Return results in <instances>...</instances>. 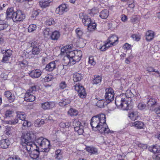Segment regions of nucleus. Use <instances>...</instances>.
<instances>
[{"mask_svg":"<svg viewBox=\"0 0 160 160\" xmlns=\"http://www.w3.org/2000/svg\"><path fill=\"white\" fill-rule=\"evenodd\" d=\"M61 54L65 55L63 60L65 65H74L81 59L82 52L81 51L72 50L71 45H66L61 48Z\"/></svg>","mask_w":160,"mask_h":160,"instance_id":"f257e3e1","label":"nucleus"},{"mask_svg":"<svg viewBox=\"0 0 160 160\" xmlns=\"http://www.w3.org/2000/svg\"><path fill=\"white\" fill-rule=\"evenodd\" d=\"M106 121L105 115L101 114L92 117L91 119L90 124L92 129H97L101 133H111L112 131L110 130Z\"/></svg>","mask_w":160,"mask_h":160,"instance_id":"f03ea898","label":"nucleus"},{"mask_svg":"<svg viewBox=\"0 0 160 160\" xmlns=\"http://www.w3.org/2000/svg\"><path fill=\"white\" fill-rule=\"evenodd\" d=\"M42 44L36 41H34L31 43V47L32 48L31 51L29 52H26L23 54L26 58H33L35 55L39 54L42 51Z\"/></svg>","mask_w":160,"mask_h":160,"instance_id":"7ed1b4c3","label":"nucleus"},{"mask_svg":"<svg viewBox=\"0 0 160 160\" xmlns=\"http://www.w3.org/2000/svg\"><path fill=\"white\" fill-rule=\"evenodd\" d=\"M35 144L37 148H41L42 151L48 152L49 151L50 143L48 139L42 137L38 138L35 140Z\"/></svg>","mask_w":160,"mask_h":160,"instance_id":"20e7f679","label":"nucleus"},{"mask_svg":"<svg viewBox=\"0 0 160 160\" xmlns=\"http://www.w3.org/2000/svg\"><path fill=\"white\" fill-rule=\"evenodd\" d=\"M115 103L118 108H121L123 110H128L132 108V106L129 103V101L121 97L116 98Z\"/></svg>","mask_w":160,"mask_h":160,"instance_id":"39448f33","label":"nucleus"},{"mask_svg":"<svg viewBox=\"0 0 160 160\" xmlns=\"http://www.w3.org/2000/svg\"><path fill=\"white\" fill-rule=\"evenodd\" d=\"M35 138V136L32 132L22 133L20 138V143L22 146H26L27 143L34 140Z\"/></svg>","mask_w":160,"mask_h":160,"instance_id":"423d86ee","label":"nucleus"},{"mask_svg":"<svg viewBox=\"0 0 160 160\" xmlns=\"http://www.w3.org/2000/svg\"><path fill=\"white\" fill-rule=\"evenodd\" d=\"M36 90V86L31 87L24 95V100L27 102H32L34 101L35 99V96L33 95Z\"/></svg>","mask_w":160,"mask_h":160,"instance_id":"0eeeda50","label":"nucleus"},{"mask_svg":"<svg viewBox=\"0 0 160 160\" xmlns=\"http://www.w3.org/2000/svg\"><path fill=\"white\" fill-rule=\"evenodd\" d=\"M74 87L75 90L78 92L79 97L82 98H85L87 94L83 87L78 83L75 85Z\"/></svg>","mask_w":160,"mask_h":160,"instance_id":"6e6552de","label":"nucleus"},{"mask_svg":"<svg viewBox=\"0 0 160 160\" xmlns=\"http://www.w3.org/2000/svg\"><path fill=\"white\" fill-rule=\"evenodd\" d=\"M105 91V99L108 103L114 100V91L111 88H108L106 89Z\"/></svg>","mask_w":160,"mask_h":160,"instance_id":"1a4fd4ad","label":"nucleus"},{"mask_svg":"<svg viewBox=\"0 0 160 160\" xmlns=\"http://www.w3.org/2000/svg\"><path fill=\"white\" fill-rule=\"evenodd\" d=\"M13 20L14 21H21L25 18V15L23 12L18 10L14 14Z\"/></svg>","mask_w":160,"mask_h":160,"instance_id":"9d476101","label":"nucleus"},{"mask_svg":"<svg viewBox=\"0 0 160 160\" xmlns=\"http://www.w3.org/2000/svg\"><path fill=\"white\" fill-rule=\"evenodd\" d=\"M79 17L80 19H82V23L86 26H88L92 21L88 16L84 12H81L79 14Z\"/></svg>","mask_w":160,"mask_h":160,"instance_id":"9b49d317","label":"nucleus"},{"mask_svg":"<svg viewBox=\"0 0 160 160\" xmlns=\"http://www.w3.org/2000/svg\"><path fill=\"white\" fill-rule=\"evenodd\" d=\"M157 100L153 98H150L148 100L147 103V107L148 109L153 111L155 106L157 104Z\"/></svg>","mask_w":160,"mask_h":160,"instance_id":"f8f14e48","label":"nucleus"},{"mask_svg":"<svg viewBox=\"0 0 160 160\" xmlns=\"http://www.w3.org/2000/svg\"><path fill=\"white\" fill-rule=\"evenodd\" d=\"M24 148L27 151L26 152V156L28 155V153H30V152H31V151L33 150L35 148H37L35 143H33L32 141H31L26 144V146H23Z\"/></svg>","mask_w":160,"mask_h":160,"instance_id":"ddd939ff","label":"nucleus"},{"mask_svg":"<svg viewBox=\"0 0 160 160\" xmlns=\"http://www.w3.org/2000/svg\"><path fill=\"white\" fill-rule=\"evenodd\" d=\"M68 10V8L66 5L63 4H61L56 9V12L59 15H62L63 13L67 12Z\"/></svg>","mask_w":160,"mask_h":160,"instance_id":"4468645a","label":"nucleus"},{"mask_svg":"<svg viewBox=\"0 0 160 160\" xmlns=\"http://www.w3.org/2000/svg\"><path fill=\"white\" fill-rule=\"evenodd\" d=\"M55 106V104L53 102H47L41 104V108L44 110L51 109Z\"/></svg>","mask_w":160,"mask_h":160,"instance_id":"2eb2a0df","label":"nucleus"},{"mask_svg":"<svg viewBox=\"0 0 160 160\" xmlns=\"http://www.w3.org/2000/svg\"><path fill=\"white\" fill-rule=\"evenodd\" d=\"M42 74L41 70L36 69L32 70L29 73V75L32 78H37L40 77Z\"/></svg>","mask_w":160,"mask_h":160,"instance_id":"dca6fc26","label":"nucleus"},{"mask_svg":"<svg viewBox=\"0 0 160 160\" xmlns=\"http://www.w3.org/2000/svg\"><path fill=\"white\" fill-rule=\"evenodd\" d=\"M130 125L131 127H134L137 129H141L144 128L145 125L144 123L140 121H137L130 123Z\"/></svg>","mask_w":160,"mask_h":160,"instance_id":"f3484780","label":"nucleus"},{"mask_svg":"<svg viewBox=\"0 0 160 160\" xmlns=\"http://www.w3.org/2000/svg\"><path fill=\"white\" fill-rule=\"evenodd\" d=\"M56 62H57V61H53L47 65L45 68L46 71L52 72L54 69L56 68Z\"/></svg>","mask_w":160,"mask_h":160,"instance_id":"a211bd4d","label":"nucleus"},{"mask_svg":"<svg viewBox=\"0 0 160 160\" xmlns=\"http://www.w3.org/2000/svg\"><path fill=\"white\" fill-rule=\"evenodd\" d=\"M5 96L8 98L10 103L13 102L15 99V97L14 94H12L10 91H6L4 92Z\"/></svg>","mask_w":160,"mask_h":160,"instance_id":"6ab92c4d","label":"nucleus"},{"mask_svg":"<svg viewBox=\"0 0 160 160\" xmlns=\"http://www.w3.org/2000/svg\"><path fill=\"white\" fill-rule=\"evenodd\" d=\"M39 148H36L29 153L30 157L33 159H36L38 157L39 154Z\"/></svg>","mask_w":160,"mask_h":160,"instance_id":"aec40b11","label":"nucleus"},{"mask_svg":"<svg viewBox=\"0 0 160 160\" xmlns=\"http://www.w3.org/2000/svg\"><path fill=\"white\" fill-rule=\"evenodd\" d=\"M10 142L8 139H3L1 140L0 145L2 148H7L10 145Z\"/></svg>","mask_w":160,"mask_h":160,"instance_id":"412c9836","label":"nucleus"},{"mask_svg":"<svg viewBox=\"0 0 160 160\" xmlns=\"http://www.w3.org/2000/svg\"><path fill=\"white\" fill-rule=\"evenodd\" d=\"M128 117L132 120L135 121L138 117V112L137 111H132L129 113Z\"/></svg>","mask_w":160,"mask_h":160,"instance_id":"4be33fe9","label":"nucleus"},{"mask_svg":"<svg viewBox=\"0 0 160 160\" xmlns=\"http://www.w3.org/2000/svg\"><path fill=\"white\" fill-rule=\"evenodd\" d=\"M14 128L12 127H7L6 128V130L4 132L5 134L7 136H11L12 135L14 132Z\"/></svg>","mask_w":160,"mask_h":160,"instance_id":"5701e85b","label":"nucleus"},{"mask_svg":"<svg viewBox=\"0 0 160 160\" xmlns=\"http://www.w3.org/2000/svg\"><path fill=\"white\" fill-rule=\"evenodd\" d=\"M154 36L153 31L151 30L148 31L146 33V39L147 41H150L153 39Z\"/></svg>","mask_w":160,"mask_h":160,"instance_id":"b1692460","label":"nucleus"},{"mask_svg":"<svg viewBox=\"0 0 160 160\" xmlns=\"http://www.w3.org/2000/svg\"><path fill=\"white\" fill-rule=\"evenodd\" d=\"M86 150L91 154H97L98 153L97 149L93 147H87L86 148Z\"/></svg>","mask_w":160,"mask_h":160,"instance_id":"393cba45","label":"nucleus"},{"mask_svg":"<svg viewBox=\"0 0 160 160\" xmlns=\"http://www.w3.org/2000/svg\"><path fill=\"white\" fill-rule=\"evenodd\" d=\"M16 13L13 10V8L12 7L8 8L6 12L7 17L8 18H12L13 20L14 16V14Z\"/></svg>","mask_w":160,"mask_h":160,"instance_id":"a878e982","label":"nucleus"},{"mask_svg":"<svg viewBox=\"0 0 160 160\" xmlns=\"http://www.w3.org/2000/svg\"><path fill=\"white\" fill-rule=\"evenodd\" d=\"M108 42L111 43L113 45H115L116 42L118 41V38L115 35H112L110 36L107 40Z\"/></svg>","mask_w":160,"mask_h":160,"instance_id":"bb28decb","label":"nucleus"},{"mask_svg":"<svg viewBox=\"0 0 160 160\" xmlns=\"http://www.w3.org/2000/svg\"><path fill=\"white\" fill-rule=\"evenodd\" d=\"M51 1L49 0L48 1H40L39 2L40 6L42 8H44L48 7Z\"/></svg>","mask_w":160,"mask_h":160,"instance_id":"cd10ccee","label":"nucleus"},{"mask_svg":"<svg viewBox=\"0 0 160 160\" xmlns=\"http://www.w3.org/2000/svg\"><path fill=\"white\" fill-rule=\"evenodd\" d=\"M109 12L107 9H104L100 12L99 17L102 19H106L109 15Z\"/></svg>","mask_w":160,"mask_h":160,"instance_id":"c85d7f7f","label":"nucleus"},{"mask_svg":"<svg viewBox=\"0 0 160 160\" xmlns=\"http://www.w3.org/2000/svg\"><path fill=\"white\" fill-rule=\"evenodd\" d=\"M60 36V34L59 32L57 31H55L53 32L51 35L50 38L53 40H57L59 38Z\"/></svg>","mask_w":160,"mask_h":160,"instance_id":"c756f323","label":"nucleus"},{"mask_svg":"<svg viewBox=\"0 0 160 160\" xmlns=\"http://www.w3.org/2000/svg\"><path fill=\"white\" fill-rule=\"evenodd\" d=\"M140 19L141 18L139 16L133 15L130 18V22L133 23H137L140 21Z\"/></svg>","mask_w":160,"mask_h":160,"instance_id":"7c9ffc66","label":"nucleus"},{"mask_svg":"<svg viewBox=\"0 0 160 160\" xmlns=\"http://www.w3.org/2000/svg\"><path fill=\"white\" fill-rule=\"evenodd\" d=\"M17 116L15 118H19L22 121L24 120L26 118V115L23 112H16Z\"/></svg>","mask_w":160,"mask_h":160,"instance_id":"2f4dec72","label":"nucleus"},{"mask_svg":"<svg viewBox=\"0 0 160 160\" xmlns=\"http://www.w3.org/2000/svg\"><path fill=\"white\" fill-rule=\"evenodd\" d=\"M63 152L60 149H58L55 151V157L56 159L59 160L62 158Z\"/></svg>","mask_w":160,"mask_h":160,"instance_id":"473e14b6","label":"nucleus"},{"mask_svg":"<svg viewBox=\"0 0 160 160\" xmlns=\"http://www.w3.org/2000/svg\"><path fill=\"white\" fill-rule=\"evenodd\" d=\"M94 78L92 81L93 84H100L102 81V77L99 76H94Z\"/></svg>","mask_w":160,"mask_h":160,"instance_id":"72a5a7b5","label":"nucleus"},{"mask_svg":"<svg viewBox=\"0 0 160 160\" xmlns=\"http://www.w3.org/2000/svg\"><path fill=\"white\" fill-rule=\"evenodd\" d=\"M2 123L4 124H9L11 125H15L18 122L17 118H15L14 120H12L11 121H5L2 120Z\"/></svg>","mask_w":160,"mask_h":160,"instance_id":"f704fd0d","label":"nucleus"},{"mask_svg":"<svg viewBox=\"0 0 160 160\" xmlns=\"http://www.w3.org/2000/svg\"><path fill=\"white\" fill-rule=\"evenodd\" d=\"M71 101L69 99H63L61 100L58 103L59 106L63 107L70 103Z\"/></svg>","mask_w":160,"mask_h":160,"instance_id":"c9c22d12","label":"nucleus"},{"mask_svg":"<svg viewBox=\"0 0 160 160\" xmlns=\"http://www.w3.org/2000/svg\"><path fill=\"white\" fill-rule=\"evenodd\" d=\"M82 79V76L81 74L79 73H76L73 76V80L74 82H78L80 81Z\"/></svg>","mask_w":160,"mask_h":160,"instance_id":"e433bc0d","label":"nucleus"},{"mask_svg":"<svg viewBox=\"0 0 160 160\" xmlns=\"http://www.w3.org/2000/svg\"><path fill=\"white\" fill-rule=\"evenodd\" d=\"M149 151L154 153H158V152L159 151V148H158V146L157 145L150 147L149 148Z\"/></svg>","mask_w":160,"mask_h":160,"instance_id":"4c0bfd02","label":"nucleus"},{"mask_svg":"<svg viewBox=\"0 0 160 160\" xmlns=\"http://www.w3.org/2000/svg\"><path fill=\"white\" fill-rule=\"evenodd\" d=\"M77 36L79 38H81L83 34L82 29L80 28H78L75 30Z\"/></svg>","mask_w":160,"mask_h":160,"instance_id":"58836bf2","label":"nucleus"},{"mask_svg":"<svg viewBox=\"0 0 160 160\" xmlns=\"http://www.w3.org/2000/svg\"><path fill=\"white\" fill-rule=\"evenodd\" d=\"M44 123V121L42 119L41 120L40 119H38L35 121L34 125L36 127H39L43 124Z\"/></svg>","mask_w":160,"mask_h":160,"instance_id":"ea45409f","label":"nucleus"},{"mask_svg":"<svg viewBox=\"0 0 160 160\" xmlns=\"http://www.w3.org/2000/svg\"><path fill=\"white\" fill-rule=\"evenodd\" d=\"M43 34L45 37L46 38H50L52 32L49 28H46L43 31Z\"/></svg>","mask_w":160,"mask_h":160,"instance_id":"a19ab883","label":"nucleus"},{"mask_svg":"<svg viewBox=\"0 0 160 160\" xmlns=\"http://www.w3.org/2000/svg\"><path fill=\"white\" fill-rule=\"evenodd\" d=\"M2 52L4 55L10 58L12 53V51L10 49H7V50H2Z\"/></svg>","mask_w":160,"mask_h":160,"instance_id":"79ce46f5","label":"nucleus"},{"mask_svg":"<svg viewBox=\"0 0 160 160\" xmlns=\"http://www.w3.org/2000/svg\"><path fill=\"white\" fill-rule=\"evenodd\" d=\"M68 114L71 116H76L78 114V112L76 110L71 108L68 111Z\"/></svg>","mask_w":160,"mask_h":160,"instance_id":"37998d69","label":"nucleus"},{"mask_svg":"<svg viewBox=\"0 0 160 160\" xmlns=\"http://www.w3.org/2000/svg\"><path fill=\"white\" fill-rule=\"evenodd\" d=\"M132 95L133 96V94L131 92V91L129 90H127L126 93L125 94H122V96L123 97L125 96L126 98H124L127 99V98H131Z\"/></svg>","mask_w":160,"mask_h":160,"instance_id":"c03bdc74","label":"nucleus"},{"mask_svg":"<svg viewBox=\"0 0 160 160\" xmlns=\"http://www.w3.org/2000/svg\"><path fill=\"white\" fill-rule=\"evenodd\" d=\"M55 23V21L52 18L47 19L45 21V24L47 25L50 26L54 24Z\"/></svg>","mask_w":160,"mask_h":160,"instance_id":"a18cd8bd","label":"nucleus"},{"mask_svg":"<svg viewBox=\"0 0 160 160\" xmlns=\"http://www.w3.org/2000/svg\"><path fill=\"white\" fill-rule=\"evenodd\" d=\"M105 102V101L103 100H101L97 102L96 105L98 107L102 108L104 107Z\"/></svg>","mask_w":160,"mask_h":160,"instance_id":"49530a36","label":"nucleus"},{"mask_svg":"<svg viewBox=\"0 0 160 160\" xmlns=\"http://www.w3.org/2000/svg\"><path fill=\"white\" fill-rule=\"evenodd\" d=\"M138 109L140 110H142L145 109L146 108V105L143 102H141L138 103Z\"/></svg>","mask_w":160,"mask_h":160,"instance_id":"de8ad7c7","label":"nucleus"},{"mask_svg":"<svg viewBox=\"0 0 160 160\" xmlns=\"http://www.w3.org/2000/svg\"><path fill=\"white\" fill-rule=\"evenodd\" d=\"M71 125V123L69 122H61L60 123V127L62 128H68Z\"/></svg>","mask_w":160,"mask_h":160,"instance_id":"09e8293b","label":"nucleus"},{"mask_svg":"<svg viewBox=\"0 0 160 160\" xmlns=\"http://www.w3.org/2000/svg\"><path fill=\"white\" fill-rule=\"evenodd\" d=\"M37 28V26L35 24H31L28 28V31L29 32H32L35 30Z\"/></svg>","mask_w":160,"mask_h":160,"instance_id":"8fccbe9b","label":"nucleus"},{"mask_svg":"<svg viewBox=\"0 0 160 160\" xmlns=\"http://www.w3.org/2000/svg\"><path fill=\"white\" fill-rule=\"evenodd\" d=\"M87 27H88L89 30H90L89 29H95L96 27V24L95 23L94 21L92 20L91 22V23L88 26H87Z\"/></svg>","mask_w":160,"mask_h":160,"instance_id":"3c124183","label":"nucleus"},{"mask_svg":"<svg viewBox=\"0 0 160 160\" xmlns=\"http://www.w3.org/2000/svg\"><path fill=\"white\" fill-rule=\"evenodd\" d=\"M98 11V10L97 8L94 7L91 9L89 10L88 11V13L91 15H93L94 14L97 13Z\"/></svg>","mask_w":160,"mask_h":160,"instance_id":"603ef678","label":"nucleus"},{"mask_svg":"<svg viewBox=\"0 0 160 160\" xmlns=\"http://www.w3.org/2000/svg\"><path fill=\"white\" fill-rule=\"evenodd\" d=\"M67 86L66 82L65 81H62L59 84V88L60 89H63L66 88Z\"/></svg>","mask_w":160,"mask_h":160,"instance_id":"864d4df0","label":"nucleus"},{"mask_svg":"<svg viewBox=\"0 0 160 160\" xmlns=\"http://www.w3.org/2000/svg\"><path fill=\"white\" fill-rule=\"evenodd\" d=\"M88 63L91 65L94 66L96 62L94 60V58L93 56H91L89 58Z\"/></svg>","mask_w":160,"mask_h":160,"instance_id":"5fc2aeb1","label":"nucleus"},{"mask_svg":"<svg viewBox=\"0 0 160 160\" xmlns=\"http://www.w3.org/2000/svg\"><path fill=\"white\" fill-rule=\"evenodd\" d=\"M13 112L11 110H8L6 111L5 116L6 117H11L12 116Z\"/></svg>","mask_w":160,"mask_h":160,"instance_id":"6e6d98bb","label":"nucleus"},{"mask_svg":"<svg viewBox=\"0 0 160 160\" xmlns=\"http://www.w3.org/2000/svg\"><path fill=\"white\" fill-rule=\"evenodd\" d=\"M23 122L22 125L23 126L26 127H30L31 125V123L30 122H28V121L25 120H23Z\"/></svg>","mask_w":160,"mask_h":160,"instance_id":"4d7b16f0","label":"nucleus"},{"mask_svg":"<svg viewBox=\"0 0 160 160\" xmlns=\"http://www.w3.org/2000/svg\"><path fill=\"white\" fill-rule=\"evenodd\" d=\"M40 12V10H33L32 13V17L33 18H34L37 16L38 15L39 12Z\"/></svg>","mask_w":160,"mask_h":160,"instance_id":"13d9d810","label":"nucleus"},{"mask_svg":"<svg viewBox=\"0 0 160 160\" xmlns=\"http://www.w3.org/2000/svg\"><path fill=\"white\" fill-rule=\"evenodd\" d=\"M22 67H25L28 64V62L26 60H23L22 62H20L18 64Z\"/></svg>","mask_w":160,"mask_h":160,"instance_id":"bf43d9fd","label":"nucleus"},{"mask_svg":"<svg viewBox=\"0 0 160 160\" xmlns=\"http://www.w3.org/2000/svg\"><path fill=\"white\" fill-rule=\"evenodd\" d=\"M52 78V76L48 75L44 78V80L46 82H48L51 81Z\"/></svg>","mask_w":160,"mask_h":160,"instance_id":"052dcab7","label":"nucleus"},{"mask_svg":"<svg viewBox=\"0 0 160 160\" xmlns=\"http://www.w3.org/2000/svg\"><path fill=\"white\" fill-rule=\"evenodd\" d=\"M133 56L132 55L129 56L128 57L126 58L125 61V63L127 64H129L130 62V61L133 59Z\"/></svg>","mask_w":160,"mask_h":160,"instance_id":"680f3d73","label":"nucleus"},{"mask_svg":"<svg viewBox=\"0 0 160 160\" xmlns=\"http://www.w3.org/2000/svg\"><path fill=\"white\" fill-rule=\"evenodd\" d=\"M153 111H155L158 116L160 117V106L157 108H154Z\"/></svg>","mask_w":160,"mask_h":160,"instance_id":"e2e57ef3","label":"nucleus"},{"mask_svg":"<svg viewBox=\"0 0 160 160\" xmlns=\"http://www.w3.org/2000/svg\"><path fill=\"white\" fill-rule=\"evenodd\" d=\"M131 37L134 40L137 41H139L140 39V37L138 35L135 34L132 35Z\"/></svg>","mask_w":160,"mask_h":160,"instance_id":"0e129e2a","label":"nucleus"},{"mask_svg":"<svg viewBox=\"0 0 160 160\" xmlns=\"http://www.w3.org/2000/svg\"><path fill=\"white\" fill-rule=\"evenodd\" d=\"M8 160H21V159L18 156H15L9 158Z\"/></svg>","mask_w":160,"mask_h":160,"instance_id":"69168bd1","label":"nucleus"},{"mask_svg":"<svg viewBox=\"0 0 160 160\" xmlns=\"http://www.w3.org/2000/svg\"><path fill=\"white\" fill-rule=\"evenodd\" d=\"M8 24H0V30H2L6 29L8 27Z\"/></svg>","mask_w":160,"mask_h":160,"instance_id":"338daca9","label":"nucleus"},{"mask_svg":"<svg viewBox=\"0 0 160 160\" xmlns=\"http://www.w3.org/2000/svg\"><path fill=\"white\" fill-rule=\"evenodd\" d=\"M153 157L156 160H160V153L155 154Z\"/></svg>","mask_w":160,"mask_h":160,"instance_id":"774afa93","label":"nucleus"}]
</instances>
